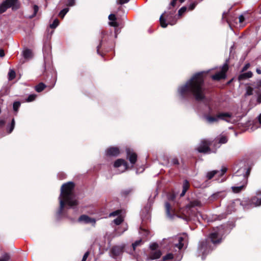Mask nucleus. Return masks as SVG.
Returning a JSON list of instances; mask_svg holds the SVG:
<instances>
[{
	"mask_svg": "<svg viewBox=\"0 0 261 261\" xmlns=\"http://www.w3.org/2000/svg\"><path fill=\"white\" fill-rule=\"evenodd\" d=\"M203 73L195 74L186 84L180 87L178 91L182 97H189L193 96L197 100H201L204 98V89L203 85Z\"/></svg>",
	"mask_w": 261,
	"mask_h": 261,
	"instance_id": "obj_1",
	"label": "nucleus"
},
{
	"mask_svg": "<svg viewBox=\"0 0 261 261\" xmlns=\"http://www.w3.org/2000/svg\"><path fill=\"white\" fill-rule=\"evenodd\" d=\"M74 184L69 182L63 185L61 188V194L59 197L60 211L61 213L65 205L73 207L78 204L77 200L73 193Z\"/></svg>",
	"mask_w": 261,
	"mask_h": 261,
	"instance_id": "obj_2",
	"label": "nucleus"
},
{
	"mask_svg": "<svg viewBox=\"0 0 261 261\" xmlns=\"http://www.w3.org/2000/svg\"><path fill=\"white\" fill-rule=\"evenodd\" d=\"M250 170L246 167H241L237 170L233 176L234 181L238 180V178L240 177L242 180V185L239 186L232 187V190L234 193H239L244 189L247 184V178L250 174Z\"/></svg>",
	"mask_w": 261,
	"mask_h": 261,
	"instance_id": "obj_3",
	"label": "nucleus"
},
{
	"mask_svg": "<svg viewBox=\"0 0 261 261\" xmlns=\"http://www.w3.org/2000/svg\"><path fill=\"white\" fill-rule=\"evenodd\" d=\"M186 238V236H183L171 239L170 241L171 247L175 251L180 250L184 246Z\"/></svg>",
	"mask_w": 261,
	"mask_h": 261,
	"instance_id": "obj_4",
	"label": "nucleus"
},
{
	"mask_svg": "<svg viewBox=\"0 0 261 261\" xmlns=\"http://www.w3.org/2000/svg\"><path fill=\"white\" fill-rule=\"evenodd\" d=\"M18 0H5L0 5V13L5 12L8 8L12 7V9H18Z\"/></svg>",
	"mask_w": 261,
	"mask_h": 261,
	"instance_id": "obj_5",
	"label": "nucleus"
},
{
	"mask_svg": "<svg viewBox=\"0 0 261 261\" xmlns=\"http://www.w3.org/2000/svg\"><path fill=\"white\" fill-rule=\"evenodd\" d=\"M212 249L208 239H205L200 242L198 249L202 255L207 254Z\"/></svg>",
	"mask_w": 261,
	"mask_h": 261,
	"instance_id": "obj_6",
	"label": "nucleus"
},
{
	"mask_svg": "<svg viewBox=\"0 0 261 261\" xmlns=\"http://www.w3.org/2000/svg\"><path fill=\"white\" fill-rule=\"evenodd\" d=\"M222 230V228L221 227H218L216 229H214L213 232L210 233L209 238L214 244L220 243L221 241V233Z\"/></svg>",
	"mask_w": 261,
	"mask_h": 261,
	"instance_id": "obj_7",
	"label": "nucleus"
},
{
	"mask_svg": "<svg viewBox=\"0 0 261 261\" xmlns=\"http://www.w3.org/2000/svg\"><path fill=\"white\" fill-rule=\"evenodd\" d=\"M211 144V142L210 141L205 139L202 140L197 147V150L199 152L207 153L210 150V146Z\"/></svg>",
	"mask_w": 261,
	"mask_h": 261,
	"instance_id": "obj_8",
	"label": "nucleus"
},
{
	"mask_svg": "<svg viewBox=\"0 0 261 261\" xmlns=\"http://www.w3.org/2000/svg\"><path fill=\"white\" fill-rule=\"evenodd\" d=\"M228 67L227 64H225L222 67L220 71L217 72L216 74L212 76L214 80H220L225 77V73L228 70Z\"/></svg>",
	"mask_w": 261,
	"mask_h": 261,
	"instance_id": "obj_9",
	"label": "nucleus"
},
{
	"mask_svg": "<svg viewBox=\"0 0 261 261\" xmlns=\"http://www.w3.org/2000/svg\"><path fill=\"white\" fill-rule=\"evenodd\" d=\"M227 171V168L226 167H223L221 171L218 170H214L211 172H209L207 174V178L208 179H212L215 175H218L219 176H222Z\"/></svg>",
	"mask_w": 261,
	"mask_h": 261,
	"instance_id": "obj_10",
	"label": "nucleus"
},
{
	"mask_svg": "<svg viewBox=\"0 0 261 261\" xmlns=\"http://www.w3.org/2000/svg\"><path fill=\"white\" fill-rule=\"evenodd\" d=\"M114 166L115 168L122 167V172H123L127 169L128 165L124 160L119 159L115 162Z\"/></svg>",
	"mask_w": 261,
	"mask_h": 261,
	"instance_id": "obj_11",
	"label": "nucleus"
},
{
	"mask_svg": "<svg viewBox=\"0 0 261 261\" xmlns=\"http://www.w3.org/2000/svg\"><path fill=\"white\" fill-rule=\"evenodd\" d=\"M127 158L128 159L130 163L133 165L135 164L137 159V155L136 153L130 150L129 149H126Z\"/></svg>",
	"mask_w": 261,
	"mask_h": 261,
	"instance_id": "obj_12",
	"label": "nucleus"
},
{
	"mask_svg": "<svg viewBox=\"0 0 261 261\" xmlns=\"http://www.w3.org/2000/svg\"><path fill=\"white\" fill-rule=\"evenodd\" d=\"M120 213H121V211L117 210L113 213H111L110 214V217L118 216V217L114 220V222L116 225L120 224L123 221V219L122 217L121 216H119V215L120 214Z\"/></svg>",
	"mask_w": 261,
	"mask_h": 261,
	"instance_id": "obj_13",
	"label": "nucleus"
},
{
	"mask_svg": "<svg viewBox=\"0 0 261 261\" xmlns=\"http://www.w3.org/2000/svg\"><path fill=\"white\" fill-rule=\"evenodd\" d=\"M219 120H223L227 122L229 121V119L232 117V114L228 112H221L217 114Z\"/></svg>",
	"mask_w": 261,
	"mask_h": 261,
	"instance_id": "obj_14",
	"label": "nucleus"
},
{
	"mask_svg": "<svg viewBox=\"0 0 261 261\" xmlns=\"http://www.w3.org/2000/svg\"><path fill=\"white\" fill-rule=\"evenodd\" d=\"M79 220L81 222H84L86 223H91L93 225H94L96 220L93 218H91L86 215H82L80 218Z\"/></svg>",
	"mask_w": 261,
	"mask_h": 261,
	"instance_id": "obj_15",
	"label": "nucleus"
},
{
	"mask_svg": "<svg viewBox=\"0 0 261 261\" xmlns=\"http://www.w3.org/2000/svg\"><path fill=\"white\" fill-rule=\"evenodd\" d=\"M107 154L112 156H116L119 153V150L118 148L116 147H112L108 148L107 151Z\"/></svg>",
	"mask_w": 261,
	"mask_h": 261,
	"instance_id": "obj_16",
	"label": "nucleus"
},
{
	"mask_svg": "<svg viewBox=\"0 0 261 261\" xmlns=\"http://www.w3.org/2000/svg\"><path fill=\"white\" fill-rule=\"evenodd\" d=\"M161 255V252L159 250H151L149 257L151 259H155L159 258Z\"/></svg>",
	"mask_w": 261,
	"mask_h": 261,
	"instance_id": "obj_17",
	"label": "nucleus"
},
{
	"mask_svg": "<svg viewBox=\"0 0 261 261\" xmlns=\"http://www.w3.org/2000/svg\"><path fill=\"white\" fill-rule=\"evenodd\" d=\"M201 203L200 201L198 200H194L190 202V203L187 206L186 208L189 209V210L191 208L194 207L195 206H201Z\"/></svg>",
	"mask_w": 261,
	"mask_h": 261,
	"instance_id": "obj_18",
	"label": "nucleus"
},
{
	"mask_svg": "<svg viewBox=\"0 0 261 261\" xmlns=\"http://www.w3.org/2000/svg\"><path fill=\"white\" fill-rule=\"evenodd\" d=\"M123 247L121 246H115L112 248L111 252L114 256H117L122 253Z\"/></svg>",
	"mask_w": 261,
	"mask_h": 261,
	"instance_id": "obj_19",
	"label": "nucleus"
},
{
	"mask_svg": "<svg viewBox=\"0 0 261 261\" xmlns=\"http://www.w3.org/2000/svg\"><path fill=\"white\" fill-rule=\"evenodd\" d=\"M252 75L253 74L251 71H248L247 72L241 74L239 76L238 79L240 81H242L251 77L252 76Z\"/></svg>",
	"mask_w": 261,
	"mask_h": 261,
	"instance_id": "obj_20",
	"label": "nucleus"
},
{
	"mask_svg": "<svg viewBox=\"0 0 261 261\" xmlns=\"http://www.w3.org/2000/svg\"><path fill=\"white\" fill-rule=\"evenodd\" d=\"M205 119L210 123L216 122L219 120L217 114L215 116H206Z\"/></svg>",
	"mask_w": 261,
	"mask_h": 261,
	"instance_id": "obj_21",
	"label": "nucleus"
},
{
	"mask_svg": "<svg viewBox=\"0 0 261 261\" xmlns=\"http://www.w3.org/2000/svg\"><path fill=\"white\" fill-rule=\"evenodd\" d=\"M165 208L167 215L170 218H172V213L173 212L171 208L170 204L168 202H166L165 203Z\"/></svg>",
	"mask_w": 261,
	"mask_h": 261,
	"instance_id": "obj_22",
	"label": "nucleus"
},
{
	"mask_svg": "<svg viewBox=\"0 0 261 261\" xmlns=\"http://www.w3.org/2000/svg\"><path fill=\"white\" fill-rule=\"evenodd\" d=\"M23 56L26 59H29L32 57V53L30 49H26L23 51Z\"/></svg>",
	"mask_w": 261,
	"mask_h": 261,
	"instance_id": "obj_23",
	"label": "nucleus"
},
{
	"mask_svg": "<svg viewBox=\"0 0 261 261\" xmlns=\"http://www.w3.org/2000/svg\"><path fill=\"white\" fill-rule=\"evenodd\" d=\"M251 203L254 206H259L261 205V198H258L256 197H254L251 199Z\"/></svg>",
	"mask_w": 261,
	"mask_h": 261,
	"instance_id": "obj_24",
	"label": "nucleus"
},
{
	"mask_svg": "<svg viewBox=\"0 0 261 261\" xmlns=\"http://www.w3.org/2000/svg\"><path fill=\"white\" fill-rule=\"evenodd\" d=\"M45 87L46 86L43 83H40L35 87V90L37 92H40L43 91Z\"/></svg>",
	"mask_w": 261,
	"mask_h": 261,
	"instance_id": "obj_25",
	"label": "nucleus"
},
{
	"mask_svg": "<svg viewBox=\"0 0 261 261\" xmlns=\"http://www.w3.org/2000/svg\"><path fill=\"white\" fill-rule=\"evenodd\" d=\"M253 88L250 86L246 87V92L245 96H250L253 94Z\"/></svg>",
	"mask_w": 261,
	"mask_h": 261,
	"instance_id": "obj_26",
	"label": "nucleus"
},
{
	"mask_svg": "<svg viewBox=\"0 0 261 261\" xmlns=\"http://www.w3.org/2000/svg\"><path fill=\"white\" fill-rule=\"evenodd\" d=\"M164 14H163L161 16L160 19V23H161V25L163 28H166L167 26V24L165 23V20L164 19Z\"/></svg>",
	"mask_w": 261,
	"mask_h": 261,
	"instance_id": "obj_27",
	"label": "nucleus"
},
{
	"mask_svg": "<svg viewBox=\"0 0 261 261\" xmlns=\"http://www.w3.org/2000/svg\"><path fill=\"white\" fill-rule=\"evenodd\" d=\"M69 9L68 8H64L59 13V16L63 18L66 14L68 12Z\"/></svg>",
	"mask_w": 261,
	"mask_h": 261,
	"instance_id": "obj_28",
	"label": "nucleus"
},
{
	"mask_svg": "<svg viewBox=\"0 0 261 261\" xmlns=\"http://www.w3.org/2000/svg\"><path fill=\"white\" fill-rule=\"evenodd\" d=\"M8 75H9V80H12L14 79L15 77V72L13 70L10 69L9 70Z\"/></svg>",
	"mask_w": 261,
	"mask_h": 261,
	"instance_id": "obj_29",
	"label": "nucleus"
},
{
	"mask_svg": "<svg viewBox=\"0 0 261 261\" xmlns=\"http://www.w3.org/2000/svg\"><path fill=\"white\" fill-rule=\"evenodd\" d=\"M66 0H61V2L63 3H65ZM75 4V0H67V2L66 5L67 6H73Z\"/></svg>",
	"mask_w": 261,
	"mask_h": 261,
	"instance_id": "obj_30",
	"label": "nucleus"
},
{
	"mask_svg": "<svg viewBox=\"0 0 261 261\" xmlns=\"http://www.w3.org/2000/svg\"><path fill=\"white\" fill-rule=\"evenodd\" d=\"M227 141V138L226 136H221L219 139V143L220 144H224Z\"/></svg>",
	"mask_w": 261,
	"mask_h": 261,
	"instance_id": "obj_31",
	"label": "nucleus"
},
{
	"mask_svg": "<svg viewBox=\"0 0 261 261\" xmlns=\"http://www.w3.org/2000/svg\"><path fill=\"white\" fill-rule=\"evenodd\" d=\"M59 24V21L58 19H56L54 20L53 23L50 24V27L52 29L56 28Z\"/></svg>",
	"mask_w": 261,
	"mask_h": 261,
	"instance_id": "obj_32",
	"label": "nucleus"
},
{
	"mask_svg": "<svg viewBox=\"0 0 261 261\" xmlns=\"http://www.w3.org/2000/svg\"><path fill=\"white\" fill-rule=\"evenodd\" d=\"M173 257V255L172 253H168L167 255H166L165 256H164L163 257V260L166 261L167 260H170V259H172Z\"/></svg>",
	"mask_w": 261,
	"mask_h": 261,
	"instance_id": "obj_33",
	"label": "nucleus"
},
{
	"mask_svg": "<svg viewBox=\"0 0 261 261\" xmlns=\"http://www.w3.org/2000/svg\"><path fill=\"white\" fill-rule=\"evenodd\" d=\"M189 187V183L187 180H185L183 184L182 190H184L185 191H187L188 190Z\"/></svg>",
	"mask_w": 261,
	"mask_h": 261,
	"instance_id": "obj_34",
	"label": "nucleus"
},
{
	"mask_svg": "<svg viewBox=\"0 0 261 261\" xmlns=\"http://www.w3.org/2000/svg\"><path fill=\"white\" fill-rule=\"evenodd\" d=\"M189 187V183L187 180H185L183 184L182 190H184L185 191H187L188 190Z\"/></svg>",
	"mask_w": 261,
	"mask_h": 261,
	"instance_id": "obj_35",
	"label": "nucleus"
},
{
	"mask_svg": "<svg viewBox=\"0 0 261 261\" xmlns=\"http://www.w3.org/2000/svg\"><path fill=\"white\" fill-rule=\"evenodd\" d=\"M36 97H37V95L36 94H31V95L29 96L27 101L28 102L32 101H33V100H34L35 99Z\"/></svg>",
	"mask_w": 261,
	"mask_h": 261,
	"instance_id": "obj_36",
	"label": "nucleus"
},
{
	"mask_svg": "<svg viewBox=\"0 0 261 261\" xmlns=\"http://www.w3.org/2000/svg\"><path fill=\"white\" fill-rule=\"evenodd\" d=\"M158 244L155 243H152L150 245V249L151 250H158Z\"/></svg>",
	"mask_w": 261,
	"mask_h": 261,
	"instance_id": "obj_37",
	"label": "nucleus"
},
{
	"mask_svg": "<svg viewBox=\"0 0 261 261\" xmlns=\"http://www.w3.org/2000/svg\"><path fill=\"white\" fill-rule=\"evenodd\" d=\"M141 243H142V240H138V241H136L134 243H133L132 244V246H133L134 250H135V248L137 246L140 245L141 244Z\"/></svg>",
	"mask_w": 261,
	"mask_h": 261,
	"instance_id": "obj_38",
	"label": "nucleus"
},
{
	"mask_svg": "<svg viewBox=\"0 0 261 261\" xmlns=\"http://www.w3.org/2000/svg\"><path fill=\"white\" fill-rule=\"evenodd\" d=\"M20 106V103L18 101H16L13 103V109L15 111H17Z\"/></svg>",
	"mask_w": 261,
	"mask_h": 261,
	"instance_id": "obj_39",
	"label": "nucleus"
},
{
	"mask_svg": "<svg viewBox=\"0 0 261 261\" xmlns=\"http://www.w3.org/2000/svg\"><path fill=\"white\" fill-rule=\"evenodd\" d=\"M187 9V8L186 7L181 8L178 11V15L180 16L182 15V14L186 11Z\"/></svg>",
	"mask_w": 261,
	"mask_h": 261,
	"instance_id": "obj_40",
	"label": "nucleus"
},
{
	"mask_svg": "<svg viewBox=\"0 0 261 261\" xmlns=\"http://www.w3.org/2000/svg\"><path fill=\"white\" fill-rule=\"evenodd\" d=\"M253 85L257 88H261V80H258L256 82H254Z\"/></svg>",
	"mask_w": 261,
	"mask_h": 261,
	"instance_id": "obj_41",
	"label": "nucleus"
},
{
	"mask_svg": "<svg viewBox=\"0 0 261 261\" xmlns=\"http://www.w3.org/2000/svg\"><path fill=\"white\" fill-rule=\"evenodd\" d=\"M14 126H15V120L14 119H13L12 120L11 125L10 129L9 130V133H11L13 131V130L14 128Z\"/></svg>",
	"mask_w": 261,
	"mask_h": 261,
	"instance_id": "obj_42",
	"label": "nucleus"
},
{
	"mask_svg": "<svg viewBox=\"0 0 261 261\" xmlns=\"http://www.w3.org/2000/svg\"><path fill=\"white\" fill-rule=\"evenodd\" d=\"M9 259V256L8 254H5L4 256L0 258V261H8Z\"/></svg>",
	"mask_w": 261,
	"mask_h": 261,
	"instance_id": "obj_43",
	"label": "nucleus"
},
{
	"mask_svg": "<svg viewBox=\"0 0 261 261\" xmlns=\"http://www.w3.org/2000/svg\"><path fill=\"white\" fill-rule=\"evenodd\" d=\"M185 0H179V2L181 3H182L183 2H184ZM177 1V0H172V2H171L170 3V5L173 6V7H174L176 5V2Z\"/></svg>",
	"mask_w": 261,
	"mask_h": 261,
	"instance_id": "obj_44",
	"label": "nucleus"
},
{
	"mask_svg": "<svg viewBox=\"0 0 261 261\" xmlns=\"http://www.w3.org/2000/svg\"><path fill=\"white\" fill-rule=\"evenodd\" d=\"M89 255V252L88 251L86 252L83 256V259L82 261H86L87 257Z\"/></svg>",
	"mask_w": 261,
	"mask_h": 261,
	"instance_id": "obj_45",
	"label": "nucleus"
},
{
	"mask_svg": "<svg viewBox=\"0 0 261 261\" xmlns=\"http://www.w3.org/2000/svg\"><path fill=\"white\" fill-rule=\"evenodd\" d=\"M109 19L110 20L114 21L116 19L115 15L112 14H110L109 16Z\"/></svg>",
	"mask_w": 261,
	"mask_h": 261,
	"instance_id": "obj_46",
	"label": "nucleus"
},
{
	"mask_svg": "<svg viewBox=\"0 0 261 261\" xmlns=\"http://www.w3.org/2000/svg\"><path fill=\"white\" fill-rule=\"evenodd\" d=\"M239 22L240 23H242L245 20V18L243 15H241L239 17Z\"/></svg>",
	"mask_w": 261,
	"mask_h": 261,
	"instance_id": "obj_47",
	"label": "nucleus"
},
{
	"mask_svg": "<svg viewBox=\"0 0 261 261\" xmlns=\"http://www.w3.org/2000/svg\"><path fill=\"white\" fill-rule=\"evenodd\" d=\"M250 67V64L247 63L246 64L243 68L242 71L244 72L246 71L249 67Z\"/></svg>",
	"mask_w": 261,
	"mask_h": 261,
	"instance_id": "obj_48",
	"label": "nucleus"
},
{
	"mask_svg": "<svg viewBox=\"0 0 261 261\" xmlns=\"http://www.w3.org/2000/svg\"><path fill=\"white\" fill-rule=\"evenodd\" d=\"M196 5V3H194L192 4H191V5L189 6V10H193V9L195 8V7Z\"/></svg>",
	"mask_w": 261,
	"mask_h": 261,
	"instance_id": "obj_49",
	"label": "nucleus"
},
{
	"mask_svg": "<svg viewBox=\"0 0 261 261\" xmlns=\"http://www.w3.org/2000/svg\"><path fill=\"white\" fill-rule=\"evenodd\" d=\"M257 102L258 103H261V94L258 93L257 97Z\"/></svg>",
	"mask_w": 261,
	"mask_h": 261,
	"instance_id": "obj_50",
	"label": "nucleus"
},
{
	"mask_svg": "<svg viewBox=\"0 0 261 261\" xmlns=\"http://www.w3.org/2000/svg\"><path fill=\"white\" fill-rule=\"evenodd\" d=\"M109 24L111 26H113V27H118V23L114 21L110 22L109 23Z\"/></svg>",
	"mask_w": 261,
	"mask_h": 261,
	"instance_id": "obj_51",
	"label": "nucleus"
},
{
	"mask_svg": "<svg viewBox=\"0 0 261 261\" xmlns=\"http://www.w3.org/2000/svg\"><path fill=\"white\" fill-rule=\"evenodd\" d=\"M129 0H119L118 3L119 4H124L128 2Z\"/></svg>",
	"mask_w": 261,
	"mask_h": 261,
	"instance_id": "obj_52",
	"label": "nucleus"
},
{
	"mask_svg": "<svg viewBox=\"0 0 261 261\" xmlns=\"http://www.w3.org/2000/svg\"><path fill=\"white\" fill-rule=\"evenodd\" d=\"M5 52L3 49H0V57L3 58L5 56Z\"/></svg>",
	"mask_w": 261,
	"mask_h": 261,
	"instance_id": "obj_53",
	"label": "nucleus"
},
{
	"mask_svg": "<svg viewBox=\"0 0 261 261\" xmlns=\"http://www.w3.org/2000/svg\"><path fill=\"white\" fill-rule=\"evenodd\" d=\"M34 15H35L38 11V7L36 5L34 6Z\"/></svg>",
	"mask_w": 261,
	"mask_h": 261,
	"instance_id": "obj_54",
	"label": "nucleus"
},
{
	"mask_svg": "<svg viewBox=\"0 0 261 261\" xmlns=\"http://www.w3.org/2000/svg\"><path fill=\"white\" fill-rule=\"evenodd\" d=\"M172 163L173 164H175V165L178 164V161L177 159H173Z\"/></svg>",
	"mask_w": 261,
	"mask_h": 261,
	"instance_id": "obj_55",
	"label": "nucleus"
},
{
	"mask_svg": "<svg viewBox=\"0 0 261 261\" xmlns=\"http://www.w3.org/2000/svg\"><path fill=\"white\" fill-rule=\"evenodd\" d=\"M258 120L259 123L261 124V114L258 117Z\"/></svg>",
	"mask_w": 261,
	"mask_h": 261,
	"instance_id": "obj_56",
	"label": "nucleus"
},
{
	"mask_svg": "<svg viewBox=\"0 0 261 261\" xmlns=\"http://www.w3.org/2000/svg\"><path fill=\"white\" fill-rule=\"evenodd\" d=\"M186 192L187 191H185L182 190L181 193L180 194V196H184Z\"/></svg>",
	"mask_w": 261,
	"mask_h": 261,
	"instance_id": "obj_57",
	"label": "nucleus"
},
{
	"mask_svg": "<svg viewBox=\"0 0 261 261\" xmlns=\"http://www.w3.org/2000/svg\"><path fill=\"white\" fill-rule=\"evenodd\" d=\"M5 124V121L4 120L0 121V125L2 126Z\"/></svg>",
	"mask_w": 261,
	"mask_h": 261,
	"instance_id": "obj_58",
	"label": "nucleus"
},
{
	"mask_svg": "<svg viewBox=\"0 0 261 261\" xmlns=\"http://www.w3.org/2000/svg\"><path fill=\"white\" fill-rule=\"evenodd\" d=\"M256 195H261V191L258 190L256 192Z\"/></svg>",
	"mask_w": 261,
	"mask_h": 261,
	"instance_id": "obj_59",
	"label": "nucleus"
},
{
	"mask_svg": "<svg viewBox=\"0 0 261 261\" xmlns=\"http://www.w3.org/2000/svg\"><path fill=\"white\" fill-rule=\"evenodd\" d=\"M256 71L258 74H261V70H260L259 69H256Z\"/></svg>",
	"mask_w": 261,
	"mask_h": 261,
	"instance_id": "obj_60",
	"label": "nucleus"
},
{
	"mask_svg": "<svg viewBox=\"0 0 261 261\" xmlns=\"http://www.w3.org/2000/svg\"><path fill=\"white\" fill-rule=\"evenodd\" d=\"M62 179L64 178V177H65V175H63H63H62Z\"/></svg>",
	"mask_w": 261,
	"mask_h": 261,
	"instance_id": "obj_61",
	"label": "nucleus"
},
{
	"mask_svg": "<svg viewBox=\"0 0 261 261\" xmlns=\"http://www.w3.org/2000/svg\"><path fill=\"white\" fill-rule=\"evenodd\" d=\"M62 179L64 178V177H65V175H63H63H62Z\"/></svg>",
	"mask_w": 261,
	"mask_h": 261,
	"instance_id": "obj_62",
	"label": "nucleus"
},
{
	"mask_svg": "<svg viewBox=\"0 0 261 261\" xmlns=\"http://www.w3.org/2000/svg\"><path fill=\"white\" fill-rule=\"evenodd\" d=\"M187 215L188 216H189V217H190V213H188Z\"/></svg>",
	"mask_w": 261,
	"mask_h": 261,
	"instance_id": "obj_63",
	"label": "nucleus"
},
{
	"mask_svg": "<svg viewBox=\"0 0 261 261\" xmlns=\"http://www.w3.org/2000/svg\"><path fill=\"white\" fill-rule=\"evenodd\" d=\"M48 52H49V50H50V47H49V46H48Z\"/></svg>",
	"mask_w": 261,
	"mask_h": 261,
	"instance_id": "obj_64",
	"label": "nucleus"
}]
</instances>
